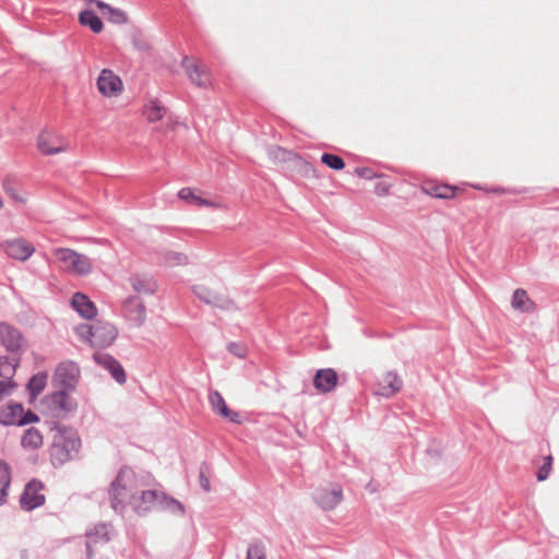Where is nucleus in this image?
I'll return each mask as SVG.
<instances>
[{
    "instance_id": "7",
    "label": "nucleus",
    "mask_w": 559,
    "mask_h": 559,
    "mask_svg": "<svg viewBox=\"0 0 559 559\" xmlns=\"http://www.w3.org/2000/svg\"><path fill=\"white\" fill-rule=\"evenodd\" d=\"M314 502L324 511L335 509L343 500V489L340 485H325L313 491Z\"/></svg>"
},
{
    "instance_id": "34",
    "label": "nucleus",
    "mask_w": 559,
    "mask_h": 559,
    "mask_svg": "<svg viewBox=\"0 0 559 559\" xmlns=\"http://www.w3.org/2000/svg\"><path fill=\"white\" fill-rule=\"evenodd\" d=\"M246 559H266V549L261 542L249 545Z\"/></svg>"
},
{
    "instance_id": "2",
    "label": "nucleus",
    "mask_w": 559,
    "mask_h": 559,
    "mask_svg": "<svg viewBox=\"0 0 559 559\" xmlns=\"http://www.w3.org/2000/svg\"><path fill=\"white\" fill-rule=\"evenodd\" d=\"M57 266L69 274L85 276L92 270V261L88 257L69 248H57L52 251Z\"/></svg>"
},
{
    "instance_id": "39",
    "label": "nucleus",
    "mask_w": 559,
    "mask_h": 559,
    "mask_svg": "<svg viewBox=\"0 0 559 559\" xmlns=\"http://www.w3.org/2000/svg\"><path fill=\"white\" fill-rule=\"evenodd\" d=\"M228 350L233 355L239 358H243L247 354V348L240 343H229L228 344Z\"/></svg>"
},
{
    "instance_id": "8",
    "label": "nucleus",
    "mask_w": 559,
    "mask_h": 559,
    "mask_svg": "<svg viewBox=\"0 0 559 559\" xmlns=\"http://www.w3.org/2000/svg\"><path fill=\"white\" fill-rule=\"evenodd\" d=\"M44 485L41 481L33 479L26 484L20 498L21 508L25 511H32L45 503V495L41 492Z\"/></svg>"
},
{
    "instance_id": "27",
    "label": "nucleus",
    "mask_w": 559,
    "mask_h": 559,
    "mask_svg": "<svg viewBox=\"0 0 559 559\" xmlns=\"http://www.w3.org/2000/svg\"><path fill=\"white\" fill-rule=\"evenodd\" d=\"M79 22L88 26L96 34L100 33L104 27L102 20L91 10L82 11L79 15Z\"/></svg>"
},
{
    "instance_id": "38",
    "label": "nucleus",
    "mask_w": 559,
    "mask_h": 559,
    "mask_svg": "<svg viewBox=\"0 0 559 559\" xmlns=\"http://www.w3.org/2000/svg\"><path fill=\"white\" fill-rule=\"evenodd\" d=\"M210 467L206 463H202L199 471V481L201 488L209 492L211 490L210 478H209Z\"/></svg>"
},
{
    "instance_id": "12",
    "label": "nucleus",
    "mask_w": 559,
    "mask_h": 559,
    "mask_svg": "<svg viewBox=\"0 0 559 559\" xmlns=\"http://www.w3.org/2000/svg\"><path fill=\"white\" fill-rule=\"evenodd\" d=\"M97 88L104 96H117L122 91V81L111 70L104 69L97 79Z\"/></svg>"
},
{
    "instance_id": "29",
    "label": "nucleus",
    "mask_w": 559,
    "mask_h": 559,
    "mask_svg": "<svg viewBox=\"0 0 559 559\" xmlns=\"http://www.w3.org/2000/svg\"><path fill=\"white\" fill-rule=\"evenodd\" d=\"M179 199L193 203L197 206H217L214 202L202 199L199 195H195L194 191L191 188H182L178 192Z\"/></svg>"
},
{
    "instance_id": "35",
    "label": "nucleus",
    "mask_w": 559,
    "mask_h": 559,
    "mask_svg": "<svg viewBox=\"0 0 559 559\" xmlns=\"http://www.w3.org/2000/svg\"><path fill=\"white\" fill-rule=\"evenodd\" d=\"M321 162L334 170H341L345 167V163L338 155L324 153L321 156Z\"/></svg>"
},
{
    "instance_id": "21",
    "label": "nucleus",
    "mask_w": 559,
    "mask_h": 559,
    "mask_svg": "<svg viewBox=\"0 0 559 559\" xmlns=\"http://www.w3.org/2000/svg\"><path fill=\"white\" fill-rule=\"evenodd\" d=\"M511 305L513 309L521 312H533L535 310L534 301L528 297L526 290L522 288L514 290Z\"/></svg>"
},
{
    "instance_id": "32",
    "label": "nucleus",
    "mask_w": 559,
    "mask_h": 559,
    "mask_svg": "<svg viewBox=\"0 0 559 559\" xmlns=\"http://www.w3.org/2000/svg\"><path fill=\"white\" fill-rule=\"evenodd\" d=\"M67 390L61 389L51 395V403L59 409L69 412L72 409L71 399L66 392Z\"/></svg>"
},
{
    "instance_id": "36",
    "label": "nucleus",
    "mask_w": 559,
    "mask_h": 559,
    "mask_svg": "<svg viewBox=\"0 0 559 559\" xmlns=\"http://www.w3.org/2000/svg\"><path fill=\"white\" fill-rule=\"evenodd\" d=\"M429 193L439 199H452L455 195V189L448 185L435 186Z\"/></svg>"
},
{
    "instance_id": "26",
    "label": "nucleus",
    "mask_w": 559,
    "mask_h": 559,
    "mask_svg": "<svg viewBox=\"0 0 559 559\" xmlns=\"http://www.w3.org/2000/svg\"><path fill=\"white\" fill-rule=\"evenodd\" d=\"M157 509L165 510L177 515L185 514V507L182 506V503L176 500L175 498L165 495L164 492H160Z\"/></svg>"
},
{
    "instance_id": "25",
    "label": "nucleus",
    "mask_w": 559,
    "mask_h": 559,
    "mask_svg": "<svg viewBox=\"0 0 559 559\" xmlns=\"http://www.w3.org/2000/svg\"><path fill=\"white\" fill-rule=\"evenodd\" d=\"M133 289L140 294H154L157 284L153 277L146 275H135L131 278Z\"/></svg>"
},
{
    "instance_id": "4",
    "label": "nucleus",
    "mask_w": 559,
    "mask_h": 559,
    "mask_svg": "<svg viewBox=\"0 0 559 559\" xmlns=\"http://www.w3.org/2000/svg\"><path fill=\"white\" fill-rule=\"evenodd\" d=\"M81 447V440L76 432H63L55 437L50 457L53 465H62L63 463L73 460Z\"/></svg>"
},
{
    "instance_id": "15",
    "label": "nucleus",
    "mask_w": 559,
    "mask_h": 559,
    "mask_svg": "<svg viewBox=\"0 0 559 559\" xmlns=\"http://www.w3.org/2000/svg\"><path fill=\"white\" fill-rule=\"evenodd\" d=\"M111 526L105 523H99L86 532V548L88 559H91L93 556L92 547L97 544L109 542L111 538Z\"/></svg>"
},
{
    "instance_id": "47",
    "label": "nucleus",
    "mask_w": 559,
    "mask_h": 559,
    "mask_svg": "<svg viewBox=\"0 0 559 559\" xmlns=\"http://www.w3.org/2000/svg\"><path fill=\"white\" fill-rule=\"evenodd\" d=\"M5 191L15 200H19L17 197L13 193L12 189H9L7 185H4Z\"/></svg>"
},
{
    "instance_id": "28",
    "label": "nucleus",
    "mask_w": 559,
    "mask_h": 559,
    "mask_svg": "<svg viewBox=\"0 0 559 559\" xmlns=\"http://www.w3.org/2000/svg\"><path fill=\"white\" fill-rule=\"evenodd\" d=\"M165 112L166 108L155 99L150 100L144 107V116L150 122L160 120Z\"/></svg>"
},
{
    "instance_id": "17",
    "label": "nucleus",
    "mask_w": 559,
    "mask_h": 559,
    "mask_svg": "<svg viewBox=\"0 0 559 559\" xmlns=\"http://www.w3.org/2000/svg\"><path fill=\"white\" fill-rule=\"evenodd\" d=\"M94 360L99 366H102L103 368L108 370L110 372V374L112 376V378L118 383L122 384L126 382L127 377H126L124 369L122 368V366L120 365V362L117 359H115L114 357H111L108 354L95 353Z\"/></svg>"
},
{
    "instance_id": "42",
    "label": "nucleus",
    "mask_w": 559,
    "mask_h": 559,
    "mask_svg": "<svg viewBox=\"0 0 559 559\" xmlns=\"http://www.w3.org/2000/svg\"><path fill=\"white\" fill-rule=\"evenodd\" d=\"M551 460H552L551 456H547L545 464L539 468V471L537 473V479L539 481H543L548 477L549 471H550V465H551Z\"/></svg>"
},
{
    "instance_id": "10",
    "label": "nucleus",
    "mask_w": 559,
    "mask_h": 559,
    "mask_svg": "<svg viewBox=\"0 0 559 559\" xmlns=\"http://www.w3.org/2000/svg\"><path fill=\"white\" fill-rule=\"evenodd\" d=\"M122 314L133 326L140 328L146 319L145 306L139 297L131 296L122 305Z\"/></svg>"
},
{
    "instance_id": "5",
    "label": "nucleus",
    "mask_w": 559,
    "mask_h": 559,
    "mask_svg": "<svg viewBox=\"0 0 559 559\" xmlns=\"http://www.w3.org/2000/svg\"><path fill=\"white\" fill-rule=\"evenodd\" d=\"M37 148L44 155H55L69 150V142L58 132L43 130L37 138Z\"/></svg>"
},
{
    "instance_id": "44",
    "label": "nucleus",
    "mask_w": 559,
    "mask_h": 559,
    "mask_svg": "<svg viewBox=\"0 0 559 559\" xmlns=\"http://www.w3.org/2000/svg\"><path fill=\"white\" fill-rule=\"evenodd\" d=\"M358 175L364 177V178H367V179H371L374 177V174L371 169L369 168H362V169H358L357 170Z\"/></svg>"
},
{
    "instance_id": "6",
    "label": "nucleus",
    "mask_w": 559,
    "mask_h": 559,
    "mask_svg": "<svg viewBox=\"0 0 559 559\" xmlns=\"http://www.w3.org/2000/svg\"><path fill=\"white\" fill-rule=\"evenodd\" d=\"M80 367L72 360L60 362L53 374V381L63 390L72 391L75 389L80 379Z\"/></svg>"
},
{
    "instance_id": "43",
    "label": "nucleus",
    "mask_w": 559,
    "mask_h": 559,
    "mask_svg": "<svg viewBox=\"0 0 559 559\" xmlns=\"http://www.w3.org/2000/svg\"><path fill=\"white\" fill-rule=\"evenodd\" d=\"M39 418L38 416L33 413V412H27L20 420H19V425H27V424H31V423H35V421H38Z\"/></svg>"
},
{
    "instance_id": "24",
    "label": "nucleus",
    "mask_w": 559,
    "mask_h": 559,
    "mask_svg": "<svg viewBox=\"0 0 559 559\" xmlns=\"http://www.w3.org/2000/svg\"><path fill=\"white\" fill-rule=\"evenodd\" d=\"M21 445L26 451H35L43 445V436L36 428L25 430L21 439Z\"/></svg>"
},
{
    "instance_id": "16",
    "label": "nucleus",
    "mask_w": 559,
    "mask_h": 559,
    "mask_svg": "<svg viewBox=\"0 0 559 559\" xmlns=\"http://www.w3.org/2000/svg\"><path fill=\"white\" fill-rule=\"evenodd\" d=\"M182 67L186 70L190 81L199 87H207L212 82L211 73L193 63L188 57L182 60Z\"/></svg>"
},
{
    "instance_id": "30",
    "label": "nucleus",
    "mask_w": 559,
    "mask_h": 559,
    "mask_svg": "<svg viewBox=\"0 0 559 559\" xmlns=\"http://www.w3.org/2000/svg\"><path fill=\"white\" fill-rule=\"evenodd\" d=\"M47 383V373L46 372H38L34 374L28 383H27V390L32 397H36L38 394L43 392Z\"/></svg>"
},
{
    "instance_id": "40",
    "label": "nucleus",
    "mask_w": 559,
    "mask_h": 559,
    "mask_svg": "<svg viewBox=\"0 0 559 559\" xmlns=\"http://www.w3.org/2000/svg\"><path fill=\"white\" fill-rule=\"evenodd\" d=\"M16 384L12 380L3 379L0 381V399H2L4 395L10 394Z\"/></svg>"
},
{
    "instance_id": "11",
    "label": "nucleus",
    "mask_w": 559,
    "mask_h": 559,
    "mask_svg": "<svg viewBox=\"0 0 559 559\" xmlns=\"http://www.w3.org/2000/svg\"><path fill=\"white\" fill-rule=\"evenodd\" d=\"M5 254L14 260L26 261L35 252V247L24 238H14L2 243Z\"/></svg>"
},
{
    "instance_id": "22",
    "label": "nucleus",
    "mask_w": 559,
    "mask_h": 559,
    "mask_svg": "<svg viewBox=\"0 0 559 559\" xmlns=\"http://www.w3.org/2000/svg\"><path fill=\"white\" fill-rule=\"evenodd\" d=\"M12 480V472L9 464L0 461V506L8 501L9 488Z\"/></svg>"
},
{
    "instance_id": "14",
    "label": "nucleus",
    "mask_w": 559,
    "mask_h": 559,
    "mask_svg": "<svg viewBox=\"0 0 559 559\" xmlns=\"http://www.w3.org/2000/svg\"><path fill=\"white\" fill-rule=\"evenodd\" d=\"M0 341L5 349L11 353L19 352L24 342L21 332L7 323H0Z\"/></svg>"
},
{
    "instance_id": "1",
    "label": "nucleus",
    "mask_w": 559,
    "mask_h": 559,
    "mask_svg": "<svg viewBox=\"0 0 559 559\" xmlns=\"http://www.w3.org/2000/svg\"><path fill=\"white\" fill-rule=\"evenodd\" d=\"M75 333L93 347L110 346L118 335L117 329L111 323L103 321L93 324H80L75 328Z\"/></svg>"
},
{
    "instance_id": "18",
    "label": "nucleus",
    "mask_w": 559,
    "mask_h": 559,
    "mask_svg": "<svg viewBox=\"0 0 559 559\" xmlns=\"http://www.w3.org/2000/svg\"><path fill=\"white\" fill-rule=\"evenodd\" d=\"M209 401L212 406V409L218 415L229 419L231 423L238 424L240 423V415L237 412H234L228 408L225 403L224 397L217 391H213L209 395Z\"/></svg>"
},
{
    "instance_id": "13",
    "label": "nucleus",
    "mask_w": 559,
    "mask_h": 559,
    "mask_svg": "<svg viewBox=\"0 0 559 559\" xmlns=\"http://www.w3.org/2000/svg\"><path fill=\"white\" fill-rule=\"evenodd\" d=\"M195 296L205 304L213 305L221 309H231L234 304L227 297L212 290L205 285H195L193 288Z\"/></svg>"
},
{
    "instance_id": "20",
    "label": "nucleus",
    "mask_w": 559,
    "mask_h": 559,
    "mask_svg": "<svg viewBox=\"0 0 559 559\" xmlns=\"http://www.w3.org/2000/svg\"><path fill=\"white\" fill-rule=\"evenodd\" d=\"M71 305L85 319H93L97 314V309L93 301L82 293L73 295Z\"/></svg>"
},
{
    "instance_id": "19",
    "label": "nucleus",
    "mask_w": 559,
    "mask_h": 559,
    "mask_svg": "<svg viewBox=\"0 0 559 559\" xmlns=\"http://www.w3.org/2000/svg\"><path fill=\"white\" fill-rule=\"evenodd\" d=\"M336 384L337 373L333 369L318 370L313 378V385L321 393L331 392Z\"/></svg>"
},
{
    "instance_id": "37",
    "label": "nucleus",
    "mask_w": 559,
    "mask_h": 559,
    "mask_svg": "<svg viewBox=\"0 0 559 559\" xmlns=\"http://www.w3.org/2000/svg\"><path fill=\"white\" fill-rule=\"evenodd\" d=\"M132 45L140 51H147L151 48L148 40L143 36L140 31H135L132 34Z\"/></svg>"
},
{
    "instance_id": "31",
    "label": "nucleus",
    "mask_w": 559,
    "mask_h": 559,
    "mask_svg": "<svg viewBox=\"0 0 559 559\" xmlns=\"http://www.w3.org/2000/svg\"><path fill=\"white\" fill-rule=\"evenodd\" d=\"M17 364L19 360L15 358L0 357V377L7 380H12Z\"/></svg>"
},
{
    "instance_id": "48",
    "label": "nucleus",
    "mask_w": 559,
    "mask_h": 559,
    "mask_svg": "<svg viewBox=\"0 0 559 559\" xmlns=\"http://www.w3.org/2000/svg\"><path fill=\"white\" fill-rule=\"evenodd\" d=\"M11 408H12V412H13V413H14L15 411H20V412H22V407H21V405H14V406H12Z\"/></svg>"
},
{
    "instance_id": "41",
    "label": "nucleus",
    "mask_w": 559,
    "mask_h": 559,
    "mask_svg": "<svg viewBox=\"0 0 559 559\" xmlns=\"http://www.w3.org/2000/svg\"><path fill=\"white\" fill-rule=\"evenodd\" d=\"M167 262L171 265H179L187 263V257L182 253L171 252L167 255Z\"/></svg>"
},
{
    "instance_id": "45",
    "label": "nucleus",
    "mask_w": 559,
    "mask_h": 559,
    "mask_svg": "<svg viewBox=\"0 0 559 559\" xmlns=\"http://www.w3.org/2000/svg\"><path fill=\"white\" fill-rule=\"evenodd\" d=\"M376 192L379 194V195H382L384 193V187L381 186V185H378L376 187Z\"/></svg>"
},
{
    "instance_id": "33",
    "label": "nucleus",
    "mask_w": 559,
    "mask_h": 559,
    "mask_svg": "<svg viewBox=\"0 0 559 559\" xmlns=\"http://www.w3.org/2000/svg\"><path fill=\"white\" fill-rule=\"evenodd\" d=\"M403 386V380L395 372L386 373V397L397 393Z\"/></svg>"
},
{
    "instance_id": "9",
    "label": "nucleus",
    "mask_w": 559,
    "mask_h": 559,
    "mask_svg": "<svg viewBox=\"0 0 559 559\" xmlns=\"http://www.w3.org/2000/svg\"><path fill=\"white\" fill-rule=\"evenodd\" d=\"M160 491L142 490L131 495L129 504L138 514H144L153 509H157Z\"/></svg>"
},
{
    "instance_id": "3",
    "label": "nucleus",
    "mask_w": 559,
    "mask_h": 559,
    "mask_svg": "<svg viewBox=\"0 0 559 559\" xmlns=\"http://www.w3.org/2000/svg\"><path fill=\"white\" fill-rule=\"evenodd\" d=\"M134 480L133 472L127 467L121 468L116 478L110 484L108 490L109 501L112 510L121 513L127 502L129 503L132 492V485Z\"/></svg>"
},
{
    "instance_id": "46",
    "label": "nucleus",
    "mask_w": 559,
    "mask_h": 559,
    "mask_svg": "<svg viewBox=\"0 0 559 559\" xmlns=\"http://www.w3.org/2000/svg\"><path fill=\"white\" fill-rule=\"evenodd\" d=\"M5 191L15 200H19L17 197L13 193L12 189H9L7 185H4Z\"/></svg>"
},
{
    "instance_id": "23",
    "label": "nucleus",
    "mask_w": 559,
    "mask_h": 559,
    "mask_svg": "<svg viewBox=\"0 0 559 559\" xmlns=\"http://www.w3.org/2000/svg\"><path fill=\"white\" fill-rule=\"evenodd\" d=\"M96 7L100 10L102 14L105 15L110 22L115 24H124L128 21V15L120 9L112 8L110 4L97 1Z\"/></svg>"
}]
</instances>
